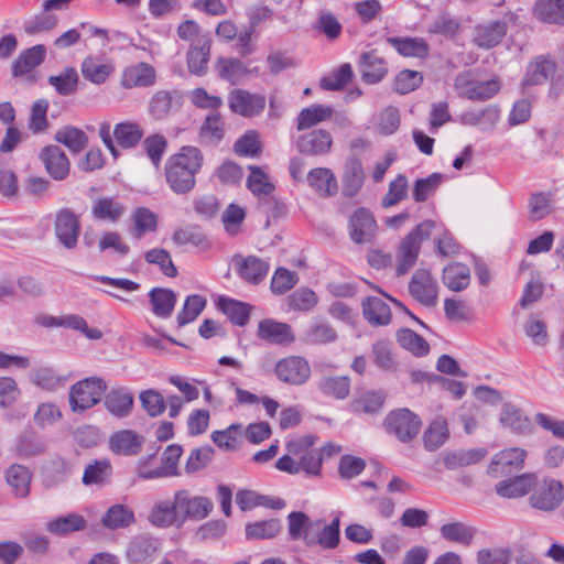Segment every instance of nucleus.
Masks as SVG:
<instances>
[{
  "label": "nucleus",
  "instance_id": "nucleus-1",
  "mask_svg": "<svg viewBox=\"0 0 564 564\" xmlns=\"http://www.w3.org/2000/svg\"><path fill=\"white\" fill-rule=\"evenodd\" d=\"M204 162L202 151L193 145L182 147L164 165L165 181L175 194H187L196 184V174Z\"/></svg>",
  "mask_w": 564,
  "mask_h": 564
},
{
  "label": "nucleus",
  "instance_id": "nucleus-2",
  "mask_svg": "<svg viewBox=\"0 0 564 564\" xmlns=\"http://www.w3.org/2000/svg\"><path fill=\"white\" fill-rule=\"evenodd\" d=\"M436 223L424 220L413 228L401 241L395 253V271L405 274L416 263L423 241L430 239Z\"/></svg>",
  "mask_w": 564,
  "mask_h": 564
},
{
  "label": "nucleus",
  "instance_id": "nucleus-3",
  "mask_svg": "<svg viewBox=\"0 0 564 564\" xmlns=\"http://www.w3.org/2000/svg\"><path fill=\"white\" fill-rule=\"evenodd\" d=\"M107 390V383L98 377H88L70 387L68 401L70 410L82 413L101 401Z\"/></svg>",
  "mask_w": 564,
  "mask_h": 564
},
{
  "label": "nucleus",
  "instance_id": "nucleus-4",
  "mask_svg": "<svg viewBox=\"0 0 564 564\" xmlns=\"http://www.w3.org/2000/svg\"><path fill=\"white\" fill-rule=\"evenodd\" d=\"M383 427L389 435L402 443L414 440L421 427L422 421L417 414L406 408L390 411L384 420Z\"/></svg>",
  "mask_w": 564,
  "mask_h": 564
},
{
  "label": "nucleus",
  "instance_id": "nucleus-5",
  "mask_svg": "<svg viewBox=\"0 0 564 564\" xmlns=\"http://www.w3.org/2000/svg\"><path fill=\"white\" fill-rule=\"evenodd\" d=\"M182 453L183 448L181 445H169L162 455V465L151 470H148L145 465L155 458V454L143 456L138 460L135 465V475L144 480L175 476L177 475L176 465Z\"/></svg>",
  "mask_w": 564,
  "mask_h": 564
},
{
  "label": "nucleus",
  "instance_id": "nucleus-6",
  "mask_svg": "<svg viewBox=\"0 0 564 564\" xmlns=\"http://www.w3.org/2000/svg\"><path fill=\"white\" fill-rule=\"evenodd\" d=\"M340 541V519L335 517L330 523L324 519H316L310 524L304 536L307 546L319 545L325 550L338 546Z\"/></svg>",
  "mask_w": 564,
  "mask_h": 564
},
{
  "label": "nucleus",
  "instance_id": "nucleus-7",
  "mask_svg": "<svg viewBox=\"0 0 564 564\" xmlns=\"http://www.w3.org/2000/svg\"><path fill=\"white\" fill-rule=\"evenodd\" d=\"M174 498L182 527L188 519L199 521L207 518L214 507L210 499L192 496L187 489L176 490Z\"/></svg>",
  "mask_w": 564,
  "mask_h": 564
},
{
  "label": "nucleus",
  "instance_id": "nucleus-8",
  "mask_svg": "<svg viewBox=\"0 0 564 564\" xmlns=\"http://www.w3.org/2000/svg\"><path fill=\"white\" fill-rule=\"evenodd\" d=\"M454 86L458 90L460 97L476 101H484L490 99L500 89V84L498 80H474L471 78L470 72L459 73L455 77Z\"/></svg>",
  "mask_w": 564,
  "mask_h": 564
},
{
  "label": "nucleus",
  "instance_id": "nucleus-9",
  "mask_svg": "<svg viewBox=\"0 0 564 564\" xmlns=\"http://www.w3.org/2000/svg\"><path fill=\"white\" fill-rule=\"evenodd\" d=\"M564 500V487L560 480L543 479L536 484L530 497V503L533 508L542 511H553L561 506Z\"/></svg>",
  "mask_w": 564,
  "mask_h": 564
},
{
  "label": "nucleus",
  "instance_id": "nucleus-10",
  "mask_svg": "<svg viewBox=\"0 0 564 564\" xmlns=\"http://www.w3.org/2000/svg\"><path fill=\"white\" fill-rule=\"evenodd\" d=\"M274 372L278 379L291 386L304 384L311 377V366L301 356H288L275 364Z\"/></svg>",
  "mask_w": 564,
  "mask_h": 564
},
{
  "label": "nucleus",
  "instance_id": "nucleus-11",
  "mask_svg": "<svg viewBox=\"0 0 564 564\" xmlns=\"http://www.w3.org/2000/svg\"><path fill=\"white\" fill-rule=\"evenodd\" d=\"M54 232L57 240L66 248L77 246L80 232V221L70 208L64 207L55 213Z\"/></svg>",
  "mask_w": 564,
  "mask_h": 564
},
{
  "label": "nucleus",
  "instance_id": "nucleus-12",
  "mask_svg": "<svg viewBox=\"0 0 564 564\" xmlns=\"http://www.w3.org/2000/svg\"><path fill=\"white\" fill-rule=\"evenodd\" d=\"M378 225L370 210L357 208L348 221L350 239L358 245L371 242L377 235Z\"/></svg>",
  "mask_w": 564,
  "mask_h": 564
},
{
  "label": "nucleus",
  "instance_id": "nucleus-13",
  "mask_svg": "<svg viewBox=\"0 0 564 564\" xmlns=\"http://www.w3.org/2000/svg\"><path fill=\"white\" fill-rule=\"evenodd\" d=\"M410 294L421 304L432 307L437 303L438 286L431 272L419 269L409 283Z\"/></svg>",
  "mask_w": 564,
  "mask_h": 564
},
{
  "label": "nucleus",
  "instance_id": "nucleus-14",
  "mask_svg": "<svg viewBox=\"0 0 564 564\" xmlns=\"http://www.w3.org/2000/svg\"><path fill=\"white\" fill-rule=\"evenodd\" d=\"M264 95L253 94L245 89H235L228 96V105L234 113L246 118L260 115L265 108Z\"/></svg>",
  "mask_w": 564,
  "mask_h": 564
},
{
  "label": "nucleus",
  "instance_id": "nucleus-15",
  "mask_svg": "<svg viewBox=\"0 0 564 564\" xmlns=\"http://www.w3.org/2000/svg\"><path fill=\"white\" fill-rule=\"evenodd\" d=\"M333 137L328 130L314 129L300 134L295 140L296 150L305 155H325L330 152Z\"/></svg>",
  "mask_w": 564,
  "mask_h": 564
},
{
  "label": "nucleus",
  "instance_id": "nucleus-16",
  "mask_svg": "<svg viewBox=\"0 0 564 564\" xmlns=\"http://www.w3.org/2000/svg\"><path fill=\"white\" fill-rule=\"evenodd\" d=\"M527 452L520 447H511L495 454L488 467L492 477H501L523 468Z\"/></svg>",
  "mask_w": 564,
  "mask_h": 564
},
{
  "label": "nucleus",
  "instance_id": "nucleus-17",
  "mask_svg": "<svg viewBox=\"0 0 564 564\" xmlns=\"http://www.w3.org/2000/svg\"><path fill=\"white\" fill-rule=\"evenodd\" d=\"M147 519L154 528H182V521L178 517L174 497L172 499H159L154 501Z\"/></svg>",
  "mask_w": 564,
  "mask_h": 564
},
{
  "label": "nucleus",
  "instance_id": "nucleus-18",
  "mask_svg": "<svg viewBox=\"0 0 564 564\" xmlns=\"http://www.w3.org/2000/svg\"><path fill=\"white\" fill-rule=\"evenodd\" d=\"M257 336L267 343L280 346H289L295 341L291 325L273 318H264L259 322Z\"/></svg>",
  "mask_w": 564,
  "mask_h": 564
},
{
  "label": "nucleus",
  "instance_id": "nucleus-19",
  "mask_svg": "<svg viewBox=\"0 0 564 564\" xmlns=\"http://www.w3.org/2000/svg\"><path fill=\"white\" fill-rule=\"evenodd\" d=\"M234 263L238 275L250 284H259L267 276L270 264L256 256L243 257L237 254L234 257Z\"/></svg>",
  "mask_w": 564,
  "mask_h": 564
},
{
  "label": "nucleus",
  "instance_id": "nucleus-20",
  "mask_svg": "<svg viewBox=\"0 0 564 564\" xmlns=\"http://www.w3.org/2000/svg\"><path fill=\"white\" fill-rule=\"evenodd\" d=\"M90 213L95 220L116 224L126 215L127 206L115 196H97Z\"/></svg>",
  "mask_w": 564,
  "mask_h": 564
},
{
  "label": "nucleus",
  "instance_id": "nucleus-21",
  "mask_svg": "<svg viewBox=\"0 0 564 564\" xmlns=\"http://www.w3.org/2000/svg\"><path fill=\"white\" fill-rule=\"evenodd\" d=\"M113 70L112 62L101 55H88L80 64L84 79L94 85L105 84Z\"/></svg>",
  "mask_w": 564,
  "mask_h": 564
},
{
  "label": "nucleus",
  "instance_id": "nucleus-22",
  "mask_svg": "<svg viewBox=\"0 0 564 564\" xmlns=\"http://www.w3.org/2000/svg\"><path fill=\"white\" fill-rule=\"evenodd\" d=\"M507 21H488L474 29L473 42L480 48L497 46L507 34Z\"/></svg>",
  "mask_w": 564,
  "mask_h": 564
},
{
  "label": "nucleus",
  "instance_id": "nucleus-23",
  "mask_svg": "<svg viewBox=\"0 0 564 564\" xmlns=\"http://www.w3.org/2000/svg\"><path fill=\"white\" fill-rule=\"evenodd\" d=\"M40 160L46 172L56 181L65 180L69 174V161L57 145H47L40 152Z\"/></svg>",
  "mask_w": 564,
  "mask_h": 564
},
{
  "label": "nucleus",
  "instance_id": "nucleus-24",
  "mask_svg": "<svg viewBox=\"0 0 564 564\" xmlns=\"http://www.w3.org/2000/svg\"><path fill=\"white\" fill-rule=\"evenodd\" d=\"M145 440L133 430H121L109 437V448L112 453L123 456L138 455Z\"/></svg>",
  "mask_w": 564,
  "mask_h": 564
},
{
  "label": "nucleus",
  "instance_id": "nucleus-25",
  "mask_svg": "<svg viewBox=\"0 0 564 564\" xmlns=\"http://www.w3.org/2000/svg\"><path fill=\"white\" fill-rule=\"evenodd\" d=\"M72 474V466L64 457L55 455L42 466V482L52 488L65 482Z\"/></svg>",
  "mask_w": 564,
  "mask_h": 564
},
{
  "label": "nucleus",
  "instance_id": "nucleus-26",
  "mask_svg": "<svg viewBox=\"0 0 564 564\" xmlns=\"http://www.w3.org/2000/svg\"><path fill=\"white\" fill-rule=\"evenodd\" d=\"M365 182L362 164L357 158H348L344 165L343 189L346 197H355L361 189Z\"/></svg>",
  "mask_w": 564,
  "mask_h": 564
},
{
  "label": "nucleus",
  "instance_id": "nucleus-27",
  "mask_svg": "<svg viewBox=\"0 0 564 564\" xmlns=\"http://www.w3.org/2000/svg\"><path fill=\"white\" fill-rule=\"evenodd\" d=\"M133 402L132 393L126 388L110 390L104 400L107 411L119 419L130 415L133 409Z\"/></svg>",
  "mask_w": 564,
  "mask_h": 564
},
{
  "label": "nucleus",
  "instance_id": "nucleus-28",
  "mask_svg": "<svg viewBox=\"0 0 564 564\" xmlns=\"http://www.w3.org/2000/svg\"><path fill=\"white\" fill-rule=\"evenodd\" d=\"M155 82V70L148 63H138L127 67L121 77V85L124 88L148 87Z\"/></svg>",
  "mask_w": 564,
  "mask_h": 564
},
{
  "label": "nucleus",
  "instance_id": "nucleus-29",
  "mask_svg": "<svg viewBox=\"0 0 564 564\" xmlns=\"http://www.w3.org/2000/svg\"><path fill=\"white\" fill-rule=\"evenodd\" d=\"M306 178L310 186L323 197L334 196L338 191L337 180L332 170L327 167L312 169Z\"/></svg>",
  "mask_w": 564,
  "mask_h": 564
},
{
  "label": "nucleus",
  "instance_id": "nucleus-30",
  "mask_svg": "<svg viewBox=\"0 0 564 564\" xmlns=\"http://www.w3.org/2000/svg\"><path fill=\"white\" fill-rule=\"evenodd\" d=\"M389 43L400 55L405 57L425 58L430 54V45L422 37H388Z\"/></svg>",
  "mask_w": 564,
  "mask_h": 564
},
{
  "label": "nucleus",
  "instance_id": "nucleus-31",
  "mask_svg": "<svg viewBox=\"0 0 564 564\" xmlns=\"http://www.w3.org/2000/svg\"><path fill=\"white\" fill-rule=\"evenodd\" d=\"M45 53V47L41 44L22 51L12 64V76L20 77L31 73L44 61Z\"/></svg>",
  "mask_w": 564,
  "mask_h": 564
},
{
  "label": "nucleus",
  "instance_id": "nucleus-32",
  "mask_svg": "<svg viewBox=\"0 0 564 564\" xmlns=\"http://www.w3.org/2000/svg\"><path fill=\"white\" fill-rule=\"evenodd\" d=\"M210 55V40L208 37H198L196 44H192L187 53V66L192 74L202 76L207 70V64Z\"/></svg>",
  "mask_w": 564,
  "mask_h": 564
},
{
  "label": "nucleus",
  "instance_id": "nucleus-33",
  "mask_svg": "<svg viewBox=\"0 0 564 564\" xmlns=\"http://www.w3.org/2000/svg\"><path fill=\"white\" fill-rule=\"evenodd\" d=\"M32 474L28 467L13 464L6 470V481L17 498H25L30 494Z\"/></svg>",
  "mask_w": 564,
  "mask_h": 564
},
{
  "label": "nucleus",
  "instance_id": "nucleus-34",
  "mask_svg": "<svg viewBox=\"0 0 564 564\" xmlns=\"http://www.w3.org/2000/svg\"><path fill=\"white\" fill-rule=\"evenodd\" d=\"M500 117L497 106H487L479 110H468L462 113L460 121L466 126L479 127L481 130L495 128Z\"/></svg>",
  "mask_w": 564,
  "mask_h": 564
},
{
  "label": "nucleus",
  "instance_id": "nucleus-35",
  "mask_svg": "<svg viewBox=\"0 0 564 564\" xmlns=\"http://www.w3.org/2000/svg\"><path fill=\"white\" fill-rule=\"evenodd\" d=\"M500 423L516 434H527L532 431L530 419L511 403L503 404L500 413Z\"/></svg>",
  "mask_w": 564,
  "mask_h": 564
},
{
  "label": "nucleus",
  "instance_id": "nucleus-36",
  "mask_svg": "<svg viewBox=\"0 0 564 564\" xmlns=\"http://www.w3.org/2000/svg\"><path fill=\"white\" fill-rule=\"evenodd\" d=\"M533 484L534 476L531 474H523L498 482L495 489L500 497L512 499L525 496L532 489Z\"/></svg>",
  "mask_w": 564,
  "mask_h": 564
},
{
  "label": "nucleus",
  "instance_id": "nucleus-37",
  "mask_svg": "<svg viewBox=\"0 0 564 564\" xmlns=\"http://www.w3.org/2000/svg\"><path fill=\"white\" fill-rule=\"evenodd\" d=\"M449 437V430L446 419L438 416L430 422L424 430L422 440L424 448L434 452L443 446Z\"/></svg>",
  "mask_w": 564,
  "mask_h": 564
},
{
  "label": "nucleus",
  "instance_id": "nucleus-38",
  "mask_svg": "<svg viewBox=\"0 0 564 564\" xmlns=\"http://www.w3.org/2000/svg\"><path fill=\"white\" fill-rule=\"evenodd\" d=\"M556 72L555 63L543 56L538 57L528 66L527 73L522 79L523 86L542 85Z\"/></svg>",
  "mask_w": 564,
  "mask_h": 564
},
{
  "label": "nucleus",
  "instance_id": "nucleus-39",
  "mask_svg": "<svg viewBox=\"0 0 564 564\" xmlns=\"http://www.w3.org/2000/svg\"><path fill=\"white\" fill-rule=\"evenodd\" d=\"M440 533L446 541L469 546L477 534V529L465 522L453 521L443 524Z\"/></svg>",
  "mask_w": 564,
  "mask_h": 564
},
{
  "label": "nucleus",
  "instance_id": "nucleus-40",
  "mask_svg": "<svg viewBox=\"0 0 564 564\" xmlns=\"http://www.w3.org/2000/svg\"><path fill=\"white\" fill-rule=\"evenodd\" d=\"M442 281L451 291L460 292L470 283V270L460 262H452L443 269Z\"/></svg>",
  "mask_w": 564,
  "mask_h": 564
},
{
  "label": "nucleus",
  "instance_id": "nucleus-41",
  "mask_svg": "<svg viewBox=\"0 0 564 564\" xmlns=\"http://www.w3.org/2000/svg\"><path fill=\"white\" fill-rule=\"evenodd\" d=\"M334 113L330 106L314 104L303 108L296 118V130L304 131L321 122L328 120Z\"/></svg>",
  "mask_w": 564,
  "mask_h": 564
},
{
  "label": "nucleus",
  "instance_id": "nucleus-42",
  "mask_svg": "<svg viewBox=\"0 0 564 564\" xmlns=\"http://www.w3.org/2000/svg\"><path fill=\"white\" fill-rule=\"evenodd\" d=\"M360 72L369 84L379 83L388 73L386 62L375 52H366L360 57Z\"/></svg>",
  "mask_w": 564,
  "mask_h": 564
},
{
  "label": "nucleus",
  "instance_id": "nucleus-43",
  "mask_svg": "<svg viewBox=\"0 0 564 564\" xmlns=\"http://www.w3.org/2000/svg\"><path fill=\"white\" fill-rule=\"evenodd\" d=\"M152 312L161 318H169L175 307L177 297L174 291L164 288H154L149 293Z\"/></svg>",
  "mask_w": 564,
  "mask_h": 564
},
{
  "label": "nucleus",
  "instance_id": "nucleus-44",
  "mask_svg": "<svg viewBox=\"0 0 564 564\" xmlns=\"http://www.w3.org/2000/svg\"><path fill=\"white\" fill-rule=\"evenodd\" d=\"M112 477V466L109 459H97L85 467L82 481L85 486H105Z\"/></svg>",
  "mask_w": 564,
  "mask_h": 564
},
{
  "label": "nucleus",
  "instance_id": "nucleus-45",
  "mask_svg": "<svg viewBox=\"0 0 564 564\" xmlns=\"http://www.w3.org/2000/svg\"><path fill=\"white\" fill-rule=\"evenodd\" d=\"M134 522L133 510L121 503L109 507L101 518V524L109 530L126 529Z\"/></svg>",
  "mask_w": 564,
  "mask_h": 564
},
{
  "label": "nucleus",
  "instance_id": "nucleus-46",
  "mask_svg": "<svg viewBox=\"0 0 564 564\" xmlns=\"http://www.w3.org/2000/svg\"><path fill=\"white\" fill-rule=\"evenodd\" d=\"M533 15L551 24H564V0H538L533 8Z\"/></svg>",
  "mask_w": 564,
  "mask_h": 564
},
{
  "label": "nucleus",
  "instance_id": "nucleus-47",
  "mask_svg": "<svg viewBox=\"0 0 564 564\" xmlns=\"http://www.w3.org/2000/svg\"><path fill=\"white\" fill-rule=\"evenodd\" d=\"M365 318L371 325H388L391 321V310L380 297L369 296L362 303Z\"/></svg>",
  "mask_w": 564,
  "mask_h": 564
},
{
  "label": "nucleus",
  "instance_id": "nucleus-48",
  "mask_svg": "<svg viewBox=\"0 0 564 564\" xmlns=\"http://www.w3.org/2000/svg\"><path fill=\"white\" fill-rule=\"evenodd\" d=\"M133 227L130 234L135 239H141L149 232H154L158 229V216L148 207H138L131 215Z\"/></svg>",
  "mask_w": 564,
  "mask_h": 564
},
{
  "label": "nucleus",
  "instance_id": "nucleus-49",
  "mask_svg": "<svg viewBox=\"0 0 564 564\" xmlns=\"http://www.w3.org/2000/svg\"><path fill=\"white\" fill-rule=\"evenodd\" d=\"M87 527L85 518L78 513H68L52 519L46 524V530L55 535H66L82 531Z\"/></svg>",
  "mask_w": 564,
  "mask_h": 564
},
{
  "label": "nucleus",
  "instance_id": "nucleus-50",
  "mask_svg": "<svg viewBox=\"0 0 564 564\" xmlns=\"http://www.w3.org/2000/svg\"><path fill=\"white\" fill-rule=\"evenodd\" d=\"M317 387L323 394L344 400L350 393V379L347 376H325Z\"/></svg>",
  "mask_w": 564,
  "mask_h": 564
},
{
  "label": "nucleus",
  "instance_id": "nucleus-51",
  "mask_svg": "<svg viewBox=\"0 0 564 564\" xmlns=\"http://www.w3.org/2000/svg\"><path fill=\"white\" fill-rule=\"evenodd\" d=\"M302 339L311 345H325L337 339L336 330L326 322L315 321L304 333Z\"/></svg>",
  "mask_w": 564,
  "mask_h": 564
},
{
  "label": "nucleus",
  "instance_id": "nucleus-52",
  "mask_svg": "<svg viewBox=\"0 0 564 564\" xmlns=\"http://www.w3.org/2000/svg\"><path fill=\"white\" fill-rule=\"evenodd\" d=\"M113 135L123 149L135 147L143 137V130L137 122H120L115 126Z\"/></svg>",
  "mask_w": 564,
  "mask_h": 564
},
{
  "label": "nucleus",
  "instance_id": "nucleus-53",
  "mask_svg": "<svg viewBox=\"0 0 564 564\" xmlns=\"http://www.w3.org/2000/svg\"><path fill=\"white\" fill-rule=\"evenodd\" d=\"M79 76L74 67H66L58 75L48 77V84L61 96H68L76 91Z\"/></svg>",
  "mask_w": 564,
  "mask_h": 564
},
{
  "label": "nucleus",
  "instance_id": "nucleus-54",
  "mask_svg": "<svg viewBox=\"0 0 564 564\" xmlns=\"http://www.w3.org/2000/svg\"><path fill=\"white\" fill-rule=\"evenodd\" d=\"M397 339L400 346L417 357L429 354V343L414 330L404 328L398 332Z\"/></svg>",
  "mask_w": 564,
  "mask_h": 564
},
{
  "label": "nucleus",
  "instance_id": "nucleus-55",
  "mask_svg": "<svg viewBox=\"0 0 564 564\" xmlns=\"http://www.w3.org/2000/svg\"><path fill=\"white\" fill-rule=\"evenodd\" d=\"M216 70L221 79H225L231 84H237L246 74L247 68L245 64L238 58L219 57L216 62Z\"/></svg>",
  "mask_w": 564,
  "mask_h": 564
},
{
  "label": "nucleus",
  "instance_id": "nucleus-56",
  "mask_svg": "<svg viewBox=\"0 0 564 564\" xmlns=\"http://www.w3.org/2000/svg\"><path fill=\"white\" fill-rule=\"evenodd\" d=\"M219 306L235 325L245 326L248 323L250 305L232 299H221Z\"/></svg>",
  "mask_w": 564,
  "mask_h": 564
},
{
  "label": "nucleus",
  "instance_id": "nucleus-57",
  "mask_svg": "<svg viewBox=\"0 0 564 564\" xmlns=\"http://www.w3.org/2000/svg\"><path fill=\"white\" fill-rule=\"evenodd\" d=\"M55 140L63 143L74 153L84 150L88 141L85 132L75 127H64L59 129L55 134Z\"/></svg>",
  "mask_w": 564,
  "mask_h": 564
},
{
  "label": "nucleus",
  "instance_id": "nucleus-58",
  "mask_svg": "<svg viewBox=\"0 0 564 564\" xmlns=\"http://www.w3.org/2000/svg\"><path fill=\"white\" fill-rule=\"evenodd\" d=\"M318 303L315 292L308 288H300L288 296V305L290 310L296 312H310Z\"/></svg>",
  "mask_w": 564,
  "mask_h": 564
},
{
  "label": "nucleus",
  "instance_id": "nucleus-59",
  "mask_svg": "<svg viewBox=\"0 0 564 564\" xmlns=\"http://www.w3.org/2000/svg\"><path fill=\"white\" fill-rule=\"evenodd\" d=\"M352 78V68L350 64L346 63L339 66L330 75L323 77L319 86L324 90H341Z\"/></svg>",
  "mask_w": 564,
  "mask_h": 564
},
{
  "label": "nucleus",
  "instance_id": "nucleus-60",
  "mask_svg": "<svg viewBox=\"0 0 564 564\" xmlns=\"http://www.w3.org/2000/svg\"><path fill=\"white\" fill-rule=\"evenodd\" d=\"M156 552V546L152 539L139 536L132 541L128 549V556L134 563H144Z\"/></svg>",
  "mask_w": 564,
  "mask_h": 564
},
{
  "label": "nucleus",
  "instance_id": "nucleus-61",
  "mask_svg": "<svg viewBox=\"0 0 564 564\" xmlns=\"http://www.w3.org/2000/svg\"><path fill=\"white\" fill-rule=\"evenodd\" d=\"M144 260L150 264L158 265L161 272L169 278H175L177 275V269L165 249L153 248L148 250L144 253Z\"/></svg>",
  "mask_w": 564,
  "mask_h": 564
},
{
  "label": "nucleus",
  "instance_id": "nucleus-62",
  "mask_svg": "<svg viewBox=\"0 0 564 564\" xmlns=\"http://www.w3.org/2000/svg\"><path fill=\"white\" fill-rule=\"evenodd\" d=\"M206 306V300L197 294L186 297L182 311L177 314L178 326H184L195 321Z\"/></svg>",
  "mask_w": 564,
  "mask_h": 564
},
{
  "label": "nucleus",
  "instance_id": "nucleus-63",
  "mask_svg": "<svg viewBox=\"0 0 564 564\" xmlns=\"http://www.w3.org/2000/svg\"><path fill=\"white\" fill-rule=\"evenodd\" d=\"M143 410L151 417L160 416L166 409L165 398L156 390L142 391L139 395Z\"/></svg>",
  "mask_w": 564,
  "mask_h": 564
},
{
  "label": "nucleus",
  "instance_id": "nucleus-64",
  "mask_svg": "<svg viewBox=\"0 0 564 564\" xmlns=\"http://www.w3.org/2000/svg\"><path fill=\"white\" fill-rule=\"evenodd\" d=\"M250 175L247 178V187L257 196H268L274 191V185L269 182L268 175L258 166H250Z\"/></svg>",
  "mask_w": 564,
  "mask_h": 564
}]
</instances>
